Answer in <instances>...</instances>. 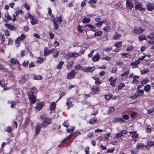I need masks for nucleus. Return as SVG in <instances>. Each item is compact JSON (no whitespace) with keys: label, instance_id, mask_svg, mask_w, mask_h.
I'll return each instance as SVG.
<instances>
[{"label":"nucleus","instance_id":"1","mask_svg":"<svg viewBox=\"0 0 154 154\" xmlns=\"http://www.w3.org/2000/svg\"><path fill=\"white\" fill-rule=\"evenodd\" d=\"M41 118L43 120L44 119L42 124L45 127L51 123V119L50 118L46 117L44 116H41Z\"/></svg>","mask_w":154,"mask_h":154},{"label":"nucleus","instance_id":"2","mask_svg":"<svg viewBox=\"0 0 154 154\" xmlns=\"http://www.w3.org/2000/svg\"><path fill=\"white\" fill-rule=\"evenodd\" d=\"M134 1L135 2L134 7L136 10H139L140 11H143L145 10V8L142 7V5L140 2H137L136 0H134Z\"/></svg>","mask_w":154,"mask_h":154},{"label":"nucleus","instance_id":"3","mask_svg":"<svg viewBox=\"0 0 154 154\" xmlns=\"http://www.w3.org/2000/svg\"><path fill=\"white\" fill-rule=\"evenodd\" d=\"M27 94L29 97L30 102L32 104L35 103L36 102V99L34 95L32 94L31 92L29 91L28 92Z\"/></svg>","mask_w":154,"mask_h":154},{"label":"nucleus","instance_id":"4","mask_svg":"<svg viewBox=\"0 0 154 154\" xmlns=\"http://www.w3.org/2000/svg\"><path fill=\"white\" fill-rule=\"evenodd\" d=\"M95 69L94 67H84L82 68V70L85 72H92Z\"/></svg>","mask_w":154,"mask_h":154},{"label":"nucleus","instance_id":"5","mask_svg":"<svg viewBox=\"0 0 154 154\" xmlns=\"http://www.w3.org/2000/svg\"><path fill=\"white\" fill-rule=\"evenodd\" d=\"M43 125L42 123H38L37 124V125L36 126L35 135H38L39 134L42 127H44V126H43Z\"/></svg>","mask_w":154,"mask_h":154},{"label":"nucleus","instance_id":"6","mask_svg":"<svg viewBox=\"0 0 154 154\" xmlns=\"http://www.w3.org/2000/svg\"><path fill=\"white\" fill-rule=\"evenodd\" d=\"M144 29H143L140 27H135L134 28V32L135 34H140L143 32Z\"/></svg>","mask_w":154,"mask_h":154},{"label":"nucleus","instance_id":"7","mask_svg":"<svg viewBox=\"0 0 154 154\" xmlns=\"http://www.w3.org/2000/svg\"><path fill=\"white\" fill-rule=\"evenodd\" d=\"M52 21L53 23L57 22H56V23L60 24L62 21V16H60L59 17H57L55 19L54 18V19H52Z\"/></svg>","mask_w":154,"mask_h":154},{"label":"nucleus","instance_id":"8","mask_svg":"<svg viewBox=\"0 0 154 154\" xmlns=\"http://www.w3.org/2000/svg\"><path fill=\"white\" fill-rule=\"evenodd\" d=\"M48 48L47 47H46L45 48L44 51V55L46 56L47 55H48L49 54H51V52H53L54 51V49H49L48 51Z\"/></svg>","mask_w":154,"mask_h":154},{"label":"nucleus","instance_id":"9","mask_svg":"<svg viewBox=\"0 0 154 154\" xmlns=\"http://www.w3.org/2000/svg\"><path fill=\"white\" fill-rule=\"evenodd\" d=\"M75 75V70H73L71 72L68 74L67 76L68 79H70L73 77Z\"/></svg>","mask_w":154,"mask_h":154},{"label":"nucleus","instance_id":"10","mask_svg":"<svg viewBox=\"0 0 154 154\" xmlns=\"http://www.w3.org/2000/svg\"><path fill=\"white\" fill-rule=\"evenodd\" d=\"M125 122V121L124 119L123 118L120 117L114 118L112 120V122L114 123H116L119 122Z\"/></svg>","mask_w":154,"mask_h":154},{"label":"nucleus","instance_id":"11","mask_svg":"<svg viewBox=\"0 0 154 154\" xmlns=\"http://www.w3.org/2000/svg\"><path fill=\"white\" fill-rule=\"evenodd\" d=\"M133 5L131 2V0H127L126 1V6L129 9H131L132 8Z\"/></svg>","mask_w":154,"mask_h":154},{"label":"nucleus","instance_id":"12","mask_svg":"<svg viewBox=\"0 0 154 154\" xmlns=\"http://www.w3.org/2000/svg\"><path fill=\"white\" fill-rule=\"evenodd\" d=\"M154 9V4L149 3L147 5V9L149 11H152Z\"/></svg>","mask_w":154,"mask_h":154},{"label":"nucleus","instance_id":"13","mask_svg":"<svg viewBox=\"0 0 154 154\" xmlns=\"http://www.w3.org/2000/svg\"><path fill=\"white\" fill-rule=\"evenodd\" d=\"M56 103L54 102H52L50 106V108L51 111H54L55 109Z\"/></svg>","mask_w":154,"mask_h":154},{"label":"nucleus","instance_id":"14","mask_svg":"<svg viewBox=\"0 0 154 154\" xmlns=\"http://www.w3.org/2000/svg\"><path fill=\"white\" fill-rule=\"evenodd\" d=\"M99 58V54H97L92 57V60L94 62H96L98 60Z\"/></svg>","mask_w":154,"mask_h":154},{"label":"nucleus","instance_id":"15","mask_svg":"<svg viewBox=\"0 0 154 154\" xmlns=\"http://www.w3.org/2000/svg\"><path fill=\"white\" fill-rule=\"evenodd\" d=\"M92 93H93V94H97L99 92V88H92Z\"/></svg>","mask_w":154,"mask_h":154},{"label":"nucleus","instance_id":"16","mask_svg":"<svg viewBox=\"0 0 154 154\" xmlns=\"http://www.w3.org/2000/svg\"><path fill=\"white\" fill-rule=\"evenodd\" d=\"M26 80V79L25 78V76L24 75H22L21 76V79L20 80L19 82L21 83H23L25 82Z\"/></svg>","mask_w":154,"mask_h":154},{"label":"nucleus","instance_id":"17","mask_svg":"<svg viewBox=\"0 0 154 154\" xmlns=\"http://www.w3.org/2000/svg\"><path fill=\"white\" fill-rule=\"evenodd\" d=\"M140 61L139 59L135 61L134 62H132L130 64V65L131 66H136L140 63Z\"/></svg>","mask_w":154,"mask_h":154},{"label":"nucleus","instance_id":"18","mask_svg":"<svg viewBox=\"0 0 154 154\" xmlns=\"http://www.w3.org/2000/svg\"><path fill=\"white\" fill-rule=\"evenodd\" d=\"M11 62L13 64H19V63L16 59L13 58L11 60Z\"/></svg>","mask_w":154,"mask_h":154},{"label":"nucleus","instance_id":"19","mask_svg":"<svg viewBox=\"0 0 154 154\" xmlns=\"http://www.w3.org/2000/svg\"><path fill=\"white\" fill-rule=\"evenodd\" d=\"M97 119L96 118H94L93 119H91L89 120V123L93 124L94 123H96L97 122Z\"/></svg>","mask_w":154,"mask_h":154},{"label":"nucleus","instance_id":"20","mask_svg":"<svg viewBox=\"0 0 154 154\" xmlns=\"http://www.w3.org/2000/svg\"><path fill=\"white\" fill-rule=\"evenodd\" d=\"M144 148L143 144L137 143V146L136 149H143Z\"/></svg>","mask_w":154,"mask_h":154},{"label":"nucleus","instance_id":"21","mask_svg":"<svg viewBox=\"0 0 154 154\" xmlns=\"http://www.w3.org/2000/svg\"><path fill=\"white\" fill-rule=\"evenodd\" d=\"M90 20V19L85 17L82 20V22L84 23H89Z\"/></svg>","mask_w":154,"mask_h":154},{"label":"nucleus","instance_id":"22","mask_svg":"<svg viewBox=\"0 0 154 154\" xmlns=\"http://www.w3.org/2000/svg\"><path fill=\"white\" fill-rule=\"evenodd\" d=\"M147 37L151 40L154 39V33H151L150 34L147 35Z\"/></svg>","mask_w":154,"mask_h":154},{"label":"nucleus","instance_id":"23","mask_svg":"<svg viewBox=\"0 0 154 154\" xmlns=\"http://www.w3.org/2000/svg\"><path fill=\"white\" fill-rule=\"evenodd\" d=\"M85 27H88L91 29L93 31H94L95 27L94 26L90 24H87L85 26Z\"/></svg>","mask_w":154,"mask_h":154},{"label":"nucleus","instance_id":"24","mask_svg":"<svg viewBox=\"0 0 154 154\" xmlns=\"http://www.w3.org/2000/svg\"><path fill=\"white\" fill-rule=\"evenodd\" d=\"M150 88V85H147L144 87V89L145 91L146 92H148L149 91Z\"/></svg>","mask_w":154,"mask_h":154},{"label":"nucleus","instance_id":"25","mask_svg":"<svg viewBox=\"0 0 154 154\" xmlns=\"http://www.w3.org/2000/svg\"><path fill=\"white\" fill-rule=\"evenodd\" d=\"M138 38L139 40L140 41H142L144 40L147 39V38L146 36L143 35H140L138 37Z\"/></svg>","mask_w":154,"mask_h":154},{"label":"nucleus","instance_id":"26","mask_svg":"<svg viewBox=\"0 0 154 154\" xmlns=\"http://www.w3.org/2000/svg\"><path fill=\"white\" fill-rule=\"evenodd\" d=\"M122 42H117L115 44V45H114V46H115L117 48H120L122 46Z\"/></svg>","mask_w":154,"mask_h":154},{"label":"nucleus","instance_id":"27","mask_svg":"<svg viewBox=\"0 0 154 154\" xmlns=\"http://www.w3.org/2000/svg\"><path fill=\"white\" fill-rule=\"evenodd\" d=\"M73 63V61H71L68 62L67 67V68H70L72 66Z\"/></svg>","mask_w":154,"mask_h":154},{"label":"nucleus","instance_id":"28","mask_svg":"<svg viewBox=\"0 0 154 154\" xmlns=\"http://www.w3.org/2000/svg\"><path fill=\"white\" fill-rule=\"evenodd\" d=\"M149 71L147 69H144L140 71V73L141 74H143L147 73Z\"/></svg>","mask_w":154,"mask_h":154},{"label":"nucleus","instance_id":"29","mask_svg":"<svg viewBox=\"0 0 154 154\" xmlns=\"http://www.w3.org/2000/svg\"><path fill=\"white\" fill-rule=\"evenodd\" d=\"M64 63L63 61H60L58 65L57 66V68L58 69H61L62 68V66Z\"/></svg>","mask_w":154,"mask_h":154},{"label":"nucleus","instance_id":"30","mask_svg":"<svg viewBox=\"0 0 154 154\" xmlns=\"http://www.w3.org/2000/svg\"><path fill=\"white\" fill-rule=\"evenodd\" d=\"M43 105L40 104H38V105L36 106V109L38 110H40L42 108Z\"/></svg>","mask_w":154,"mask_h":154},{"label":"nucleus","instance_id":"31","mask_svg":"<svg viewBox=\"0 0 154 154\" xmlns=\"http://www.w3.org/2000/svg\"><path fill=\"white\" fill-rule=\"evenodd\" d=\"M110 29V27L109 26H106L105 27H104L103 30L106 32H108Z\"/></svg>","mask_w":154,"mask_h":154},{"label":"nucleus","instance_id":"32","mask_svg":"<svg viewBox=\"0 0 154 154\" xmlns=\"http://www.w3.org/2000/svg\"><path fill=\"white\" fill-rule=\"evenodd\" d=\"M57 22L54 23V28L55 30H57L59 28V24L58 23H56Z\"/></svg>","mask_w":154,"mask_h":154},{"label":"nucleus","instance_id":"33","mask_svg":"<svg viewBox=\"0 0 154 154\" xmlns=\"http://www.w3.org/2000/svg\"><path fill=\"white\" fill-rule=\"evenodd\" d=\"M31 90V91H30V92H31L32 94L33 93L36 94L37 92V90L35 88H32Z\"/></svg>","mask_w":154,"mask_h":154},{"label":"nucleus","instance_id":"34","mask_svg":"<svg viewBox=\"0 0 154 154\" xmlns=\"http://www.w3.org/2000/svg\"><path fill=\"white\" fill-rule=\"evenodd\" d=\"M25 38V35L22 34L21 35V36H19L18 37V39L20 40V41L21 40H23Z\"/></svg>","mask_w":154,"mask_h":154},{"label":"nucleus","instance_id":"35","mask_svg":"<svg viewBox=\"0 0 154 154\" xmlns=\"http://www.w3.org/2000/svg\"><path fill=\"white\" fill-rule=\"evenodd\" d=\"M66 104L67 106L69 108L72 106V102L71 101H67Z\"/></svg>","mask_w":154,"mask_h":154},{"label":"nucleus","instance_id":"36","mask_svg":"<svg viewBox=\"0 0 154 154\" xmlns=\"http://www.w3.org/2000/svg\"><path fill=\"white\" fill-rule=\"evenodd\" d=\"M115 108L113 107H111L109 108V109L108 113L109 114L111 113L113 111H114Z\"/></svg>","mask_w":154,"mask_h":154},{"label":"nucleus","instance_id":"37","mask_svg":"<svg viewBox=\"0 0 154 154\" xmlns=\"http://www.w3.org/2000/svg\"><path fill=\"white\" fill-rule=\"evenodd\" d=\"M102 34V32L101 31H99L97 32L94 33L95 36H100Z\"/></svg>","mask_w":154,"mask_h":154},{"label":"nucleus","instance_id":"38","mask_svg":"<svg viewBox=\"0 0 154 154\" xmlns=\"http://www.w3.org/2000/svg\"><path fill=\"white\" fill-rule=\"evenodd\" d=\"M121 36V35L120 34H118L115 35L113 37L114 39H118Z\"/></svg>","mask_w":154,"mask_h":154},{"label":"nucleus","instance_id":"39","mask_svg":"<svg viewBox=\"0 0 154 154\" xmlns=\"http://www.w3.org/2000/svg\"><path fill=\"white\" fill-rule=\"evenodd\" d=\"M147 144L149 146H152L154 145V141H149L147 142Z\"/></svg>","mask_w":154,"mask_h":154},{"label":"nucleus","instance_id":"40","mask_svg":"<svg viewBox=\"0 0 154 154\" xmlns=\"http://www.w3.org/2000/svg\"><path fill=\"white\" fill-rule=\"evenodd\" d=\"M129 73V70H128L126 72H125L124 73L122 74L121 75L122 77L124 76L125 75H127Z\"/></svg>","mask_w":154,"mask_h":154},{"label":"nucleus","instance_id":"41","mask_svg":"<svg viewBox=\"0 0 154 154\" xmlns=\"http://www.w3.org/2000/svg\"><path fill=\"white\" fill-rule=\"evenodd\" d=\"M78 30L79 32H82L84 30V29L82 28L81 26L79 25L78 26Z\"/></svg>","mask_w":154,"mask_h":154},{"label":"nucleus","instance_id":"42","mask_svg":"<svg viewBox=\"0 0 154 154\" xmlns=\"http://www.w3.org/2000/svg\"><path fill=\"white\" fill-rule=\"evenodd\" d=\"M139 78V76L137 75L134 76L133 78L134 80L133 81H132V82H134V81H135L136 82H138V81L136 79H138Z\"/></svg>","mask_w":154,"mask_h":154},{"label":"nucleus","instance_id":"43","mask_svg":"<svg viewBox=\"0 0 154 154\" xmlns=\"http://www.w3.org/2000/svg\"><path fill=\"white\" fill-rule=\"evenodd\" d=\"M82 68V66L79 64L77 65L75 67L76 70H79L80 69Z\"/></svg>","mask_w":154,"mask_h":154},{"label":"nucleus","instance_id":"44","mask_svg":"<svg viewBox=\"0 0 154 154\" xmlns=\"http://www.w3.org/2000/svg\"><path fill=\"white\" fill-rule=\"evenodd\" d=\"M12 130V128L11 127H7L6 128V131L8 133H11V131Z\"/></svg>","mask_w":154,"mask_h":154},{"label":"nucleus","instance_id":"45","mask_svg":"<svg viewBox=\"0 0 154 154\" xmlns=\"http://www.w3.org/2000/svg\"><path fill=\"white\" fill-rule=\"evenodd\" d=\"M122 117L123 119H124L125 120H128L129 119V116L127 115H124L122 116Z\"/></svg>","mask_w":154,"mask_h":154},{"label":"nucleus","instance_id":"46","mask_svg":"<svg viewBox=\"0 0 154 154\" xmlns=\"http://www.w3.org/2000/svg\"><path fill=\"white\" fill-rule=\"evenodd\" d=\"M72 57L74 58L77 57L79 56V54L76 53H72Z\"/></svg>","mask_w":154,"mask_h":154},{"label":"nucleus","instance_id":"47","mask_svg":"<svg viewBox=\"0 0 154 154\" xmlns=\"http://www.w3.org/2000/svg\"><path fill=\"white\" fill-rule=\"evenodd\" d=\"M117 69V68L116 67H114L112 68L111 70V72L112 73H116Z\"/></svg>","mask_w":154,"mask_h":154},{"label":"nucleus","instance_id":"48","mask_svg":"<svg viewBox=\"0 0 154 154\" xmlns=\"http://www.w3.org/2000/svg\"><path fill=\"white\" fill-rule=\"evenodd\" d=\"M43 59L41 57H38L37 59V62H38L42 63V62Z\"/></svg>","mask_w":154,"mask_h":154},{"label":"nucleus","instance_id":"49","mask_svg":"<svg viewBox=\"0 0 154 154\" xmlns=\"http://www.w3.org/2000/svg\"><path fill=\"white\" fill-rule=\"evenodd\" d=\"M5 17L8 20H12L11 17L8 14L5 15Z\"/></svg>","mask_w":154,"mask_h":154},{"label":"nucleus","instance_id":"50","mask_svg":"<svg viewBox=\"0 0 154 154\" xmlns=\"http://www.w3.org/2000/svg\"><path fill=\"white\" fill-rule=\"evenodd\" d=\"M137 149H132L131 150V152L133 154H136L137 153Z\"/></svg>","mask_w":154,"mask_h":154},{"label":"nucleus","instance_id":"51","mask_svg":"<svg viewBox=\"0 0 154 154\" xmlns=\"http://www.w3.org/2000/svg\"><path fill=\"white\" fill-rule=\"evenodd\" d=\"M125 86V84L123 83H121L120 84V85L118 87V89H121L122 88L124 87Z\"/></svg>","mask_w":154,"mask_h":154},{"label":"nucleus","instance_id":"52","mask_svg":"<svg viewBox=\"0 0 154 154\" xmlns=\"http://www.w3.org/2000/svg\"><path fill=\"white\" fill-rule=\"evenodd\" d=\"M94 50H92L91 52L88 54V57H91L93 56V54L94 52Z\"/></svg>","mask_w":154,"mask_h":154},{"label":"nucleus","instance_id":"53","mask_svg":"<svg viewBox=\"0 0 154 154\" xmlns=\"http://www.w3.org/2000/svg\"><path fill=\"white\" fill-rule=\"evenodd\" d=\"M42 76L41 75H37L34 76V79H35L39 80L41 79Z\"/></svg>","mask_w":154,"mask_h":154},{"label":"nucleus","instance_id":"54","mask_svg":"<svg viewBox=\"0 0 154 154\" xmlns=\"http://www.w3.org/2000/svg\"><path fill=\"white\" fill-rule=\"evenodd\" d=\"M138 136V134L135 133L133 135L131 136V137L133 138L136 139V138H137Z\"/></svg>","mask_w":154,"mask_h":154},{"label":"nucleus","instance_id":"55","mask_svg":"<svg viewBox=\"0 0 154 154\" xmlns=\"http://www.w3.org/2000/svg\"><path fill=\"white\" fill-rule=\"evenodd\" d=\"M63 126H64L65 127L67 128L69 126V124L67 122H64L63 123Z\"/></svg>","mask_w":154,"mask_h":154},{"label":"nucleus","instance_id":"56","mask_svg":"<svg viewBox=\"0 0 154 154\" xmlns=\"http://www.w3.org/2000/svg\"><path fill=\"white\" fill-rule=\"evenodd\" d=\"M123 64V63L122 61H118L117 62L116 64V66H120Z\"/></svg>","mask_w":154,"mask_h":154},{"label":"nucleus","instance_id":"57","mask_svg":"<svg viewBox=\"0 0 154 154\" xmlns=\"http://www.w3.org/2000/svg\"><path fill=\"white\" fill-rule=\"evenodd\" d=\"M148 82V79H146L145 80H142L141 82L142 84H145L146 83Z\"/></svg>","mask_w":154,"mask_h":154},{"label":"nucleus","instance_id":"58","mask_svg":"<svg viewBox=\"0 0 154 154\" xmlns=\"http://www.w3.org/2000/svg\"><path fill=\"white\" fill-rule=\"evenodd\" d=\"M123 136V135L120 133H117L116 134V137H119Z\"/></svg>","mask_w":154,"mask_h":154},{"label":"nucleus","instance_id":"59","mask_svg":"<svg viewBox=\"0 0 154 154\" xmlns=\"http://www.w3.org/2000/svg\"><path fill=\"white\" fill-rule=\"evenodd\" d=\"M37 21V20L36 19L34 20H34H32L31 21V23L32 25H34L36 23Z\"/></svg>","mask_w":154,"mask_h":154},{"label":"nucleus","instance_id":"60","mask_svg":"<svg viewBox=\"0 0 154 154\" xmlns=\"http://www.w3.org/2000/svg\"><path fill=\"white\" fill-rule=\"evenodd\" d=\"M112 96L111 95H106L105 96V98L106 100H109L111 97Z\"/></svg>","mask_w":154,"mask_h":154},{"label":"nucleus","instance_id":"61","mask_svg":"<svg viewBox=\"0 0 154 154\" xmlns=\"http://www.w3.org/2000/svg\"><path fill=\"white\" fill-rule=\"evenodd\" d=\"M25 7L26 9L28 10H29L30 9V7L26 3H25Z\"/></svg>","mask_w":154,"mask_h":154},{"label":"nucleus","instance_id":"62","mask_svg":"<svg viewBox=\"0 0 154 154\" xmlns=\"http://www.w3.org/2000/svg\"><path fill=\"white\" fill-rule=\"evenodd\" d=\"M28 64H29V62L28 61L25 62V61H24V62L23 63V66H24L26 67L28 66Z\"/></svg>","mask_w":154,"mask_h":154},{"label":"nucleus","instance_id":"63","mask_svg":"<svg viewBox=\"0 0 154 154\" xmlns=\"http://www.w3.org/2000/svg\"><path fill=\"white\" fill-rule=\"evenodd\" d=\"M74 127H73L71 129H67V132H73L74 131Z\"/></svg>","mask_w":154,"mask_h":154},{"label":"nucleus","instance_id":"64","mask_svg":"<svg viewBox=\"0 0 154 154\" xmlns=\"http://www.w3.org/2000/svg\"><path fill=\"white\" fill-rule=\"evenodd\" d=\"M110 136V134L109 133H108L104 136V138L105 139H107Z\"/></svg>","mask_w":154,"mask_h":154}]
</instances>
